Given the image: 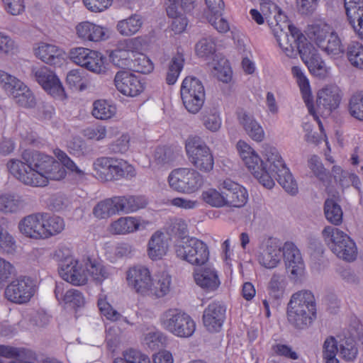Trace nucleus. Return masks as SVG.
Here are the masks:
<instances>
[{"label":"nucleus","instance_id":"f257e3e1","mask_svg":"<svg viewBox=\"0 0 363 363\" xmlns=\"http://www.w3.org/2000/svg\"><path fill=\"white\" fill-rule=\"evenodd\" d=\"M235 147L246 169L262 186L272 189L278 177L279 184L286 192L291 195L298 193L297 182L276 148L266 149L262 159L259 153L245 140H238Z\"/></svg>","mask_w":363,"mask_h":363},{"label":"nucleus","instance_id":"f03ea898","mask_svg":"<svg viewBox=\"0 0 363 363\" xmlns=\"http://www.w3.org/2000/svg\"><path fill=\"white\" fill-rule=\"evenodd\" d=\"M279 17L281 18L279 23L274 18L269 21L283 52L291 58L296 57L298 53L312 75L319 79L328 77L331 67L326 64L318 51L296 27L287 24L285 16L281 15Z\"/></svg>","mask_w":363,"mask_h":363},{"label":"nucleus","instance_id":"7ed1b4c3","mask_svg":"<svg viewBox=\"0 0 363 363\" xmlns=\"http://www.w3.org/2000/svg\"><path fill=\"white\" fill-rule=\"evenodd\" d=\"M22 159H10L6 168L13 177L26 185L45 186L50 180H60L66 176L65 168L50 155L38 152H25Z\"/></svg>","mask_w":363,"mask_h":363},{"label":"nucleus","instance_id":"20e7f679","mask_svg":"<svg viewBox=\"0 0 363 363\" xmlns=\"http://www.w3.org/2000/svg\"><path fill=\"white\" fill-rule=\"evenodd\" d=\"M53 257L59 262L60 277L73 286H84L89 281L101 284L111 274V267L101 259L90 257L77 259L69 255L67 249H57Z\"/></svg>","mask_w":363,"mask_h":363},{"label":"nucleus","instance_id":"39448f33","mask_svg":"<svg viewBox=\"0 0 363 363\" xmlns=\"http://www.w3.org/2000/svg\"><path fill=\"white\" fill-rule=\"evenodd\" d=\"M316 316V302L310 290L302 289L294 293L287 306L289 321L298 328L311 324Z\"/></svg>","mask_w":363,"mask_h":363},{"label":"nucleus","instance_id":"423d86ee","mask_svg":"<svg viewBox=\"0 0 363 363\" xmlns=\"http://www.w3.org/2000/svg\"><path fill=\"white\" fill-rule=\"evenodd\" d=\"M308 36L330 58L338 59L345 52L340 37L333 27L325 22L311 25L308 28Z\"/></svg>","mask_w":363,"mask_h":363},{"label":"nucleus","instance_id":"0eeeda50","mask_svg":"<svg viewBox=\"0 0 363 363\" xmlns=\"http://www.w3.org/2000/svg\"><path fill=\"white\" fill-rule=\"evenodd\" d=\"M322 237L330 250L339 258L352 262L357 256L355 242L339 228L328 225L322 230Z\"/></svg>","mask_w":363,"mask_h":363},{"label":"nucleus","instance_id":"6e6552de","mask_svg":"<svg viewBox=\"0 0 363 363\" xmlns=\"http://www.w3.org/2000/svg\"><path fill=\"white\" fill-rule=\"evenodd\" d=\"M175 254L189 264L202 267L209 261L210 252L206 243L193 237H184L174 245Z\"/></svg>","mask_w":363,"mask_h":363},{"label":"nucleus","instance_id":"1a4fd4ad","mask_svg":"<svg viewBox=\"0 0 363 363\" xmlns=\"http://www.w3.org/2000/svg\"><path fill=\"white\" fill-rule=\"evenodd\" d=\"M167 182L171 189L184 194H191L202 187L203 177L193 168L180 167L170 172Z\"/></svg>","mask_w":363,"mask_h":363},{"label":"nucleus","instance_id":"9d476101","mask_svg":"<svg viewBox=\"0 0 363 363\" xmlns=\"http://www.w3.org/2000/svg\"><path fill=\"white\" fill-rule=\"evenodd\" d=\"M69 60L75 65L96 74H104L108 71L106 57L101 52L84 47L69 50Z\"/></svg>","mask_w":363,"mask_h":363},{"label":"nucleus","instance_id":"9b49d317","mask_svg":"<svg viewBox=\"0 0 363 363\" xmlns=\"http://www.w3.org/2000/svg\"><path fill=\"white\" fill-rule=\"evenodd\" d=\"M145 47V40L143 37L124 39L118 43L116 49L108 51V56L113 66L127 69L133 66L135 52L144 51Z\"/></svg>","mask_w":363,"mask_h":363},{"label":"nucleus","instance_id":"f8f14e48","mask_svg":"<svg viewBox=\"0 0 363 363\" xmlns=\"http://www.w3.org/2000/svg\"><path fill=\"white\" fill-rule=\"evenodd\" d=\"M185 149L189 162L202 172H211L214 166L213 154L208 145L198 136L187 138Z\"/></svg>","mask_w":363,"mask_h":363},{"label":"nucleus","instance_id":"ddd939ff","mask_svg":"<svg viewBox=\"0 0 363 363\" xmlns=\"http://www.w3.org/2000/svg\"><path fill=\"white\" fill-rule=\"evenodd\" d=\"M341 99L342 96L339 88L335 85H328L323 87L317 92L315 107L313 106V99L311 100V104L317 116V118H315L309 111L308 112L318 123L321 132H323V128L318 115H329L333 110L339 106ZM322 133L325 137V135L323 133Z\"/></svg>","mask_w":363,"mask_h":363},{"label":"nucleus","instance_id":"4468645a","mask_svg":"<svg viewBox=\"0 0 363 363\" xmlns=\"http://www.w3.org/2000/svg\"><path fill=\"white\" fill-rule=\"evenodd\" d=\"M181 97L186 109L191 113H197L205 101L204 87L197 78L186 77L181 86Z\"/></svg>","mask_w":363,"mask_h":363},{"label":"nucleus","instance_id":"2eb2a0df","mask_svg":"<svg viewBox=\"0 0 363 363\" xmlns=\"http://www.w3.org/2000/svg\"><path fill=\"white\" fill-rule=\"evenodd\" d=\"M285 268L291 281L301 283L306 275V265L298 248L291 242H286L282 247Z\"/></svg>","mask_w":363,"mask_h":363},{"label":"nucleus","instance_id":"dca6fc26","mask_svg":"<svg viewBox=\"0 0 363 363\" xmlns=\"http://www.w3.org/2000/svg\"><path fill=\"white\" fill-rule=\"evenodd\" d=\"M32 74L36 82L48 95L60 101L66 99L63 84L54 71L46 66H41L33 68Z\"/></svg>","mask_w":363,"mask_h":363},{"label":"nucleus","instance_id":"f3484780","mask_svg":"<svg viewBox=\"0 0 363 363\" xmlns=\"http://www.w3.org/2000/svg\"><path fill=\"white\" fill-rule=\"evenodd\" d=\"M36 290L34 280L28 277H20L7 285L4 294L7 300L15 303L23 304L31 299Z\"/></svg>","mask_w":363,"mask_h":363},{"label":"nucleus","instance_id":"a211bd4d","mask_svg":"<svg viewBox=\"0 0 363 363\" xmlns=\"http://www.w3.org/2000/svg\"><path fill=\"white\" fill-rule=\"evenodd\" d=\"M153 275L143 264H135L125 272V281L129 288L142 296H148Z\"/></svg>","mask_w":363,"mask_h":363},{"label":"nucleus","instance_id":"6ab92c4d","mask_svg":"<svg viewBox=\"0 0 363 363\" xmlns=\"http://www.w3.org/2000/svg\"><path fill=\"white\" fill-rule=\"evenodd\" d=\"M113 82L118 91L128 97H136L140 95L145 89V81L130 71L117 72Z\"/></svg>","mask_w":363,"mask_h":363},{"label":"nucleus","instance_id":"aec40b11","mask_svg":"<svg viewBox=\"0 0 363 363\" xmlns=\"http://www.w3.org/2000/svg\"><path fill=\"white\" fill-rule=\"evenodd\" d=\"M74 31L77 38L80 40L94 43L106 41L111 35V31L108 27L89 21L77 23Z\"/></svg>","mask_w":363,"mask_h":363},{"label":"nucleus","instance_id":"412c9836","mask_svg":"<svg viewBox=\"0 0 363 363\" xmlns=\"http://www.w3.org/2000/svg\"><path fill=\"white\" fill-rule=\"evenodd\" d=\"M167 13L172 18L171 28L175 34L185 31L188 20L182 12H187L194 8V0H167Z\"/></svg>","mask_w":363,"mask_h":363},{"label":"nucleus","instance_id":"4be33fe9","mask_svg":"<svg viewBox=\"0 0 363 363\" xmlns=\"http://www.w3.org/2000/svg\"><path fill=\"white\" fill-rule=\"evenodd\" d=\"M282 257V247L275 240L267 238L262 241L257 254V261L262 267L273 269L280 264Z\"/></svg>","mask_w":363,"mask_h":363},{"label":"nucleus","instance_id":"5701e85b","mask_svg":"<svg viewBox=\"0 0 363 363\" xmlns=\"http://www.w3.org/2000/svg\"><path fill=\"white\" fill-rule=\"evenodd\" d=\"M250 15L252 20L258 25L264 24L266 20L274 35V30L269 24V21L272 19V18H274V19H276L277 21L279 23H281V20L279 16L282 15L286 17V21L287 22L288 25L290 26H294L289 22L286 15L282 11L281 8L270 0H262L260 2V11L256 9H252L250 11Z\"/></svg>","mask_w":363,"mask_h":363},{"label":"nucleus","instance_id":"b1692460","mask_svg":"<svg viewBox=\"0 0 363 363\" xmlns=\"http://www.w3.org/2000/svg\"><path fill=\"white\" fill-rule=\"evenodd\" d=\"M149 224V221L140 216H125L112 221L108 230L112 235H125L143 230Z\"/></svg>","mask_w":363,"mask_h":363},{"label":"nucleus","instance_id":"393cba45","mask_svg":"<svg viewBox=\"0 0 363 363\" xmlns=\"http://www.w3.org/2000/svg\"><path fill=\"white\" fill-rule=\"evenodd\" d=\"M220 186L224 192L225 207L241 208L247 202L248 193L242 185L226 179L220 182Z\"/></svg>","mask_w":363,"mask_h":363},{"label":"nucleus","instance_id":"a878e982","mask_svg":"<svg viewBox=\"0 0 363 363\" xmlns=\"http://www.w3.org/2000/svg\"><path fill=\"white\" fill-rule=\"evenodd\" d=\"M33 54L44 63L54 67H61L66 60V52L63 49L43 42L33 46Z\"/></svg>","mask_w":363,"mask_h":363},{"label":"nucleus","instance_id":"bb28decb","mask_svg":"<svg viewBox=\"0 0 363 363\" xmlns=\"http://www.w3.org/2000/svg\"><path fill=\"white\" fill-rule=\"evenodd\" d=\"M171 238L160 230L154 232L147 243V255L152 261H159L166 257L169 251Z\"/></svg>","mask_w":363,"mask_h":363},{"label":"nucleus","instance_id":"cd10ccee","mask_svg":"<svg viewBox=\"0 0 363 363\" xmlns=\"http://www.w3.org/2000/svg\"><path fill=\"white\" fill-rule=\"evenodd\" d=\"M193 277L196 284L207 292L216 291L221 283L218 272L211 265L196 268Z\"/></svg>","mask_w":363,"mask_h":363},{"label":"nucleus","instance_id":"c85d7f7f","mask_svg":"<svg viewBox=\"0 0 363 363\" xmlns=\"http://www.w3.org/2000/svg\"><path fill=\"white\" fill-rule=\"evenodd\" d=\"M42 213H33L23 218L18 224L19 233L32 240H43Z\"/></svg>","mask_w":363,"mask_h":363},{"label":"nucleus","instance_id":"c756f323","mask_svg":"<svg viewBox=\"0 0 363 363\" xmlns=\"http://www.w3.org/2000/svg\"><path fill=\"white\" fill-rule=\"evenodd\" d=\"M225 315V308L220 303L213 302L204 310L203 323L207 330L211 333L220 331Z\"/></svg>","mask_w":363,"mask_h":363},{"label":"nucleus","instance_id":"7c9ffc66","mask_svg":"<svg viewBox=\"0 0 363 363\" xmlns=\"http://www.w3.org/2000/svg\"><path fill=\"white\" fill-rule=\"evenodd\" d=\"M55 295L59 303L65 307L78 308L84 307L86 303L83 293L77 289H71L64 293L63 283L56 284Z\"/></svg>","mask_w":363,"mask_h":363},{"label":"nucleus","instance_id":"2f4dec72","mask_svg":"<svg viewBox=\"0 0 363 363\" xmlns=\"http://www.w3.org/2000/svg\"><path fill=\"white\" fill-rule=\"evenodd\" d=\"M239 123L245 130L246 134L255 142H262L265 138L264 130L261 124L255 118V117L241 111L238 113Z\"/></svg>","mask_w":363,"mask_h":363},{"label":"nucleus","instance_id":"473e14b6","mask_svg":"<svg viewBox=\"0 0 363 363\" xmlns=\"http://www.w3.org/2000/svg\"><path fill=\"white\" fill-rule=\"evenodd\" d=\"M172 289V277L168 272L162 271L153 275L147 296L162 298L168 296Z\"/></svg>","mask_w":363,"mask_h":363},{"label":"nucleus","instance_id":"72a5a7b5","mask_svg":"<svg viewBox=\"0 0 363 363\" xmlns=\"http://www.w3.org/2000/svg\"><path fill=\"white\" fill-rule=\"evenodd\" d=\"M110 181L132 179L136 175L135 167L128 161L110 157Z\"/></svg>","mask_w":363,"mask_h":363},{"label":"nucleus","instance_id":"f704fd0d","mask_svg":"<svg viewBox=\"0 0 363 363\" xmlns=\"http://www.w3.org/2000/svg\"><path fill=\"white\" fill-rule=\"evenodd\" d=\"M7 95L21 107L30 108L35 106V98L33 92L21 80Z\"/></svg>","mask_w":363,"mask_h":363},{"label":"nucleus","instance_id":"c9c22d12","mask_svg":"<svg viewBox=\"0 0 363 363\" xmlns=\"http://www.w3.org/2000/svg\"><path fill=\"white\" fill-rule=\"evenodd\" d=\"M291 72L299 86L302 98L308 108V110L317 118V116L311 104L312 91L310 82L304 70L299 66H294L291 68Z\"/></svg>","mask_w":363,"mask_h":363},{"label":"nucleus","instance_id":"e433bc0d","mask_svg":"<svg viewBox=\"0 0 363 363\" xmlns=\"http://www.w3.org/2000/svg\"><path fill=\"white\" fill-rule=\"evenodd\" d=\"M25 206L23 198L16 194L4 192L0 194V211L4 214L16 213Z\"/></svg>","mask_w":363,"mask_h":363},{"label":"nucleus","instance_id":"4c0bfd02","mask_svg":"<svg viewBox=\"0 0 363 363\" xmlns=\"http://www.w3.org/2000/svg\"><path fill=\"white\" fill-rule=\"evenodd\" d=\"M42 217L43 240L55 236L64 230L65 223L64 219L61 217L43 213Z\"/></svg>","mask_w":363,"mask_h":363},{"label":"nucleus","instance_id":"58836bf2","mask_svg":"<svg viewBox=\"0 0 363 363\" xmlns=\"http://www.w3.org/2000/svg\"><path fill=\"white\" fill-rule=\"evenodd\" d=\"M185 313L177 308H169L161 314L160 325L164 330L174 335Z\"/></svg>","mask_w":363,"mask_h":363},{"label":"nucleus","instance_id":"ea45409f","mask_svg":"<svg viewBox=\"0 0 363 363\" xmlns=\"http://www.w3.org/2000/svg\"><path fill=\"white\" fill-rule=\"evenodd\" d=\"M143 23V18L140 15L133 14L118 21L116 28L121 35L129 37L136 34L142 28Z\"/></svg>","mask_w":363,"mask_h":363},{"label":"nucleus","instance_id":"a19ab883","mask_svg":"<svg viewBox=\"0 0 363 363\" xmlns=\"http://www.w3.org/2000/svg\"><path fill=\"white\" fill-rule=\"evenodd\" d=\"M117 113L116 106L111 102L98 99L93 102L91 115L97 120L107 121L113 118Z\"/></svg>","mask_w":363,"mask_h":363},{"label":"nucleus","instance_id":"79ce46f5","mask_svg":"<svg viewBox=\"0 0 363 363\" xmlns=\"http://www.w3.org/2000/svg\"><path fill=\"white\" fill-rule=\"evenodd\" d=\"M287 286L286 277L284 273L274 272L268 284V291L274 299L282 298Z\"/></svg>","mask_w":363,"mask_h":363},{"label":"nucleus","instance_id":"37998d69","mask_svg":"<svg viewBox=\"0 0 363 363\" xmlns=\"http://www.w3.org/2000/svg\"><path fill=\"white\" fill-rule=\"evenodd\" d=\"M202 201L208 205L214 208L225 207V196L223 190L218 184V189L207 188L204 189L201 195Z\"/></svg>","mask_w":363,"mask_h":363},{"label":"nucleus","instance_id":"c03bdc74","mask_svg":"<svg viewBox=\"0 0 363 363\" xmlns=\"http://www.w3.org/2000/svg\"><path fill=\"white\" fill-rule=\"evenodd\" d=\"M212 74L223 83H229L232 80L233 72L228 60L220 57L211 63Z\"/></svg>","mask_w":363,"mask_h":363},{"label":"nucleus","instance_id":"a18cd8bd","mask_svg":"<svg viewBox=\"0 0 363 363\" xmlns=\"http://www.w3.org/2000/svg\"><path fill=\"white\" fill-rule=\"evenodd\" d=\"M346 56L350 64L363 70V45L359 42L350 43L346 48Z\"/></svg>","mask_w":363,"mask_h":363},{"label":"nucleus","instance_id":"49530a36","mask_svg":"<svg viewBox=\"0 0 363 363\" xmlns=\"http://www.w3.org/2000/svg\"><path fill=\"white\" fill-rule=\"evenodd\" d=\"M324 213L326 219L332 224L339 225L342 222L343 213L341 207L333 199L325 202Z\"/></svg>","mask_w":363,"mask_h":363},{"label":"nucleus","instance_id":"de8ad7c7","mask_svg":"<svg viewBox=\"0 0 363 363\" xmlns=\"http://www.w3.org/2000/svg\"><path fill=\"white\" fill-rule=\"evenodd\" d=\"M97 306L101 315L110 321L116 322L122 318L121 314L108 301L105 294L99 295Z\"/></svg>","mask_w":363,"mask_h":363},{"label":"nucleus","instance_id":"09e8293b","mask_svg":"<svg viewBox=\"0 0 363 363\" xmlns=\"http://www.w3.org/2000/svg\"><path fill=\"white\" fill-rule=\"evenodd\" d=\"M203 125L208 130L218 132L222 125V118L220 113L216 110H206L201 115Z\"/></svg>","mask_w":363,"mask_h":363},{"label":"nucleus","instance_id":"8fccbe9b","mask_svg":"<svg viewBox=\"0 0 363 363\" xmlns=\"http://www.w3.org/2000/svg\"><path fill=\"white\" fill-rule=\"evenodd\" d=\"M110 157L96 158L92 164L94 176L103 182H110Z\"/></svg>","mask_w":363,"mask_h":363},{"label":"nucleus","instance_id":"3c124183","mask_svg":"<svg viewBox=\"0 0 363 363\" xmlns=\"http://www.w3.org/2000/svg\"><path fill=\"white\" fill-rule=\"evenodd\" d=\"M216 52V41L211 36L203 37L195 45V52L197 56L207 59Z\"/></svg>","mask_w":363,"mask_h":363},{"label":"nucleus","instance_id":"603ef678","mask_svg":"<svg viewBox=\"0 0 363 363\" xmlns=\"http://www.w3.org/2000/svg\"><path fill=\"white\" fill-rule=\"evenodd\" d=\"M53 153L62 164L73 172L78 179H84L86 178L87 174L85 171L79 169L65 152L60 149H55Z\"/></svg>","mask_w":363,"mask_h":363},{"label":"nucleus","instance_id":"864d4df0","mask_svg":"<svg viewBox=\"0 0 363 363\" xmlns=\"http://www.w3.org/2000/svg\"><path fill=\"white\" fill-rule=\"evenodd\" d=\"M184 59L182 54L178 53L172 57L169 69L167 74V82L169 84H174L177 81L181 71L184 67Z\"/></svg>","mask_w":363,"mask_h":363},{"label":"nucleus","instance_id":"5fc2aeb1","mask_svg":"<svg viewBox=\"0 0 363 363\" xmlns=\"http://www.w3.org/2000/svg\"><path fill=\"white\" fill-rule=\"evenodd\" d=\"M93 215L98 219H107L116 215L112 198L99 201L93 208Z\"/></svg>","mask_w":363,"mask_h":363},{"label":"nucleus","instance_id":"6e6d98bb","mask_svg":"<svg viewBox=\"0 0 363 363\" xmlns=\"http://www.w3.org/2000/svg\"><path fill=\"white\" fill-rule=\"evenodd\" d=\"M339 354L345 361H354L358 354L357 343L352 338L342 340L340 342Z\"/></svg>","mask_w":363,"mask_h":363},{"label":"nucleus","instance_id":"4d7b16f0","mask_svg":"<svg viewBox=\"0 0 363 363\" xmlns=\"http://www.w3.org/2000/svg\"><path fill=\"white\" fill-rule=\"evenodd\" d=\"M143 52H135V56L133 59V65L137 72L143 74H150L154 69V64Z\"/></svg>","mask_w":363,"mask_h":363},{"label":"nucleus","instance_id":"13d9d810","mask_svg":"<svg viewBox=\"0 0 363 363\" xmlns=\"http://www.w3.org/2000/svg\"><path fill=\"white\" fill-rule=\"evenodd\" d=\"M195 330V321L189 315L185 313L174 335L178 337L187 338L192 336Z\"/></svg>","mask_w":363,"mask_h":363},{"label":"nucleus","instance_id":"bf43d9fd","mask_svg":"<svg viewBox=\"0 0 363 363\" xmlns=\"http://www.w3.org/2000/svg\"><path fill=\"white\" fill-rule=\"evenodd\" d=\"M143 342L150 349L155 350L163 345L164 337L160 331L153 328L144 334Z\"/></svg>","mask_w":363,"mask_h":363},{"label":"nucleus","instance_id":"052dcab7","mask_svg":"<svg viewBox=\"0 0 363 363\" xmlns=\"http://www.w3.org/2000/svg\"><path fill=\"white\" fill-rule=\"evenodd\" d=\"M349 112L354 118L363 121V92L352 96L349 102Z\"/></svg>","mask_w":363,"mask_h":363},{"label":"nucleus","instance_id":"680f3d73","mask_svg":"<svg viewBox=\"0 0 363 363\" xmlns=\"http://www.w3.org/2000/svg\"><path fill=\"white\" fill-rule=\"evenodd\" d=\"M113 128H110V131H113ZM108 134L106 127L103 125L89 126L83 130V135L89 140H101L105 139Z\"/></svg>","mask_w":363,"mask_h":363},{"label":"nucleus","instance_id":"e2e57ef3","mask_svg":"<svg viewBox=\"0 0 363 363\" xmlns=\"http://www.w3.org/2000/svg\"><path fill=\"white\" fill-rule=\"evenodd\" d=\"M16 249L14 238L0 225V250L4 253L13 254Z\"/></svg>","mask_w":363,"mask_h":363},{"label":"nucleus","instance_id":"0e129e2a","mask_svg":"<svg viewBox=\"0 0 363 363\" xmlns=\"http://www.w3.org/2000/svg\"><path fill=\"white\" fill-rule=\"evenodd\" d=\"M18 50L16 40L5 32L0 31V54L11 55Z\"/></svg>","mask_w":363,"mask_h":363},{"label":"nucleus","instance_id":"69168bd1","mask_svg":"<svg viewBox=\"0 0 363 363\" xmlns=\"http://www.w3.org/2000/svg\"><path fill=\"white\" fill-rule=\"evenodd\" d=\"M345 7L348 20L363 16V0H345Z\"/></svg>","mask_w":363,"mask_h":363},{"label":"nucleus","instance_id":"338daca9","mask_svg":"<svg viewBox=\"0 0 363 363\" xmlns=\"http://www.w3.org/2000/svg\"><path fill=\"white\" fill-rule=\"evenodd\" d=\"M16 274V268L12 263L0 257V290L8 279Z\"/></svg>","mask_w":363,"mask_h":363},{"label":"nucleus","instance_id":"774afa93","mask_svg":"<svg viewBox=\"0 0 363 363\" xmlns=\"http://www.w3.org/2000/svg\"><path fill=\"white\" fill-rule=\"evenodd\" d=\"M20 80L14 75L0 68V86L6 94L15 87Z\"/></svg>","mask_w":363,"mask_h":363}]
</instances>
